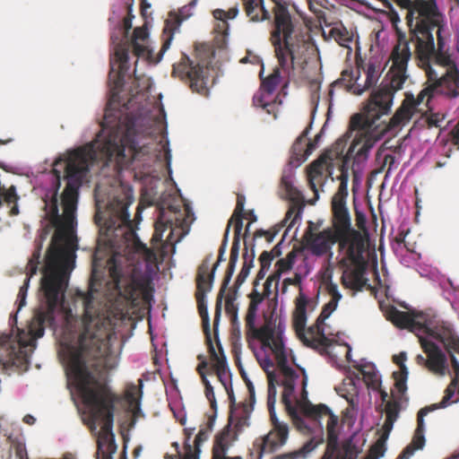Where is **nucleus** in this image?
<instances>
[{
  "instance_id": "nucleus-1",
  "label": "nucleus",
  "mask_w": 459,
  "mask_h": 459,
  "mask_svg": "<svg viewBox=\"0 0 459 459\" xmlns=\"http://www.w3.org/2000/svg\"><path fill=\"white\" fill-rule=\"evenodd\" d=\"M105 115L101 130L94 141L71 151L66 158L56 159L53 173L56 187L51 199L45 200V209L51 222L56 227L47 250L39 288L40 306L29 325V341L19 333L16 342L12 335L0 337V369H20L27 364L23 348L34 345L44 335L45 327L55 325V314L64 312L65 293L71 272L74 266V239L72 235L75 224L78 190L86 178L90 166L102 161L112 166L117 173L132 169L149 175L156 160L153 144L145 143L134 134L133 123L125 133L120 126H108Z\"/></svg>"
},
{
  "instance_id": "nucleus-2",
  "label": "nucleus",
  "mask_w": 459,
  "mask_h": 459,
  "mask_svg": "<svg viewBox=\"0 0 459 459\" xmlns=\"http://www.w3.org/2000/svg\"><path fill=\"white\" fill-rule=\"evenodd\" d=\"M83 304V329L75 345L66 347L65 360L68 375L74 379L82 403L93 422L101 423V436L98 440V459H112L102 450V440L110 439L115 405L119 397L110 387L96 377L117 365V356L110 351V320L94 307L93 290L78 292Z\"/></svg>"
},
{
  "instance_id": "nucleus-3",
  "label": "nucleus",
  "mask_w": 459,
  "mask_h": 459,
  "mask_svg": "<svg viewBox=\"0 0 459 459\" xmlns=\"http://www.w3.org/2000/svg\"><path fill=\"white\" fill-rule=\"evenodd\" d=\"M443 27L444 25H427L425 22H415L414 25L409 27L410 42L415 44V54L426 73L429 84L420 91L417 98H414L412 93L405 94L402 105L390 118L387 125L389 129H394L409 122L424 99L427 97L429 102L436 91L450 97L459 96V71L454 68L439 77L430 65L433 58L438 65H445L448 60V56L444 52Z\"/></svg>"
},
{
  "instance_id": "nucleus-4",
  "label": "nucleus",
  "mask_w": 459,
  "mask_h": 459,
  "mask_svg": "<svg viewBox=\"0 0 459 459\" xmlns=\"http://www.w3.org/2000/svg\"><path fill=\"white\" fill-rule=\"evenodd\" d=\"M273 11L274 18L270 42L274 49L278 67L262 80L258 92L265 95H272L279 85L281 70L288 77L294 76L296 70L303 71L307 67L310 56L316 51L311 36L291 17L285 4L276 2Z\"/></svg>"
},
{
  "instance_id": "nucleus-5",
  "label": "nucleus",
  "mask_w": 459,
  "mask_h": 459,
  "mask_svg": "<svg viewBox=\"0 0 459 459\" xmlns=\"http://www.w3.org/2000/svg\"><path fill=\"white\" fill-rule=\"evenodd\" d=\"M409 43L410 38L407 39L404 33L398 31L397 44L390 56L392 66L387 74L389 81L382 82L378 89L371 93L363 113L351 117L350 129L377 128V121L389 113L394 93L403 88L408 78L407 65L411 56Z\"/></svg>"
},
{
  "instance_id": "nucleus-6",
  "label": "nucleus",
  "mask_w": 459,
  "mask_h": 459,
  "mask_svg": "<svg viewBox=\"0 0 459 459\" xmlns=\"http://www.w3.org/2000/svg\"><path fill=\"white\" fill-rule=\"evenodd\" d=\"M134 202L133 191L131 188L126 189L121 195L114 196L108 204L106 211L102 212L100 200H96V213L94 220L97 225L106 228L107 233L114 231L118 228L126 227L128 233L134 238V247L137 250L144 253H150V249L145 244L142 243L133 229V221L130 219L128 207Z\"/></svg>"
},
{
  "instance_id": "nucleus-7",
  "label": "nucleus",
  "mask_w": 459,
  "mask_h": 459,
  "mask_svg": "<svg viewBox=\"0 0 459 459\" xmlns=\"http://www.w3.org/2000/svg\"><path fill=\"white\" fill-rule=\"evenodd\" d=\"M248 297L250 302L245 317V329L248 346L253 349V341L257 340L261 343H267L271 336L285 331L286 323L285 319L273 310L270 314L264 315V324L260 327H256L255 319L258 307L265 297L256 290H254Z\"/></svg>"
},
{
  "instance_id": "nucleus-8",
  "label": "nucleus",
  "mask_w": 459,
  "mask_h": 459,
  "mask_svg": "<svg viewBox=\"0 0 459 459\" xmlns=\"http://www.w3.org/2000/svg\"><path fill=\"white\" fill-rule=\"evenodd\" d=\"M357 130L356 134L351 145L350 146L346 155L343 157L342 163L340 167L341 175L338 177L340 183L348 184L349 180V169L347 166L348 160L353 156L355 162L360 160H366L368 156L369 151L375 145V143L381 139L384 133L387 130L388 126H385L379 133H375L371 129H352Z\"/></svg>"
},
{
  "instance_id": "nucleus-9",
  "label": "nucleus",
  "mask_w": 459,
  "mask_h": 459,
  "mask_svg": "<svg viewBox=\"0 0 459 459\" xmlns=\"http://www.w3.org/2000/svg\"><path fill=\"white\" fill-rule=\"evenodd\" d=\"M209 66L204 62H195L186 54L173 65L172 75L189 84L193 91L206 94L209 80Z\"/></svg>"
},
{
  "instance_id": "nucleus-10",
  "label": "nucleus",
  "mask_w": 459,
  "mask_h": 459,
  "mask_svg": "<svg viewBox=\"0 0 459 459\" xmlns=\"http://www.w3.org/2000/svg\"><path fill=\"white\" fill-rule=\"evenodd\" d=\"M407 10L406 20L409 27L415 22H425L427 25H444L443 17L437 10L436 0H395Z\"/></svg>"
},
{
  "instance_id": "nucleus-11",
  "label": "nucleus",
  "mask_w": 459,
  "mask_h": 459,
  "mask_svg": "<svg viewBox=\"0 0 459 459\" xmlns=\"http://www.w3.org/2000/svg\"><path fill=\"white\" fill-rule=\"evenodd\" d=\"M301 411L305 417L319 426L321 434L323 433V422L325 421L328 446H336L339 419L329 407L324 403L315 405L307 402L302 405Z\"/></svg>"
},
{
  "instance_id": "nucleus-12",
  "label": "nucleus",
  "mask_w": 459,
  "mask_h": 459,
  "mask_svg": "<svg viewBox=\"0 0 459 459\" xmlns=\"http://www.w3.org/2000/svg\"><path fill=\"white\" fill-rule=\"evenodd\" d=\"M213 273H209L208 261H203L197 269L195 299L197 302L198 313L202 318L205 342H211L212 341L210 318L205 300V295L207 292L211 291Z\"/></svg>"
},
{
  "instance_id": "nucleus-13",
  "label": "nucleus",
  "mask_w": 459,
  "mask_h": 459,
  "mask_svg": "<svg viewBox=\"0 0 459 459\" xmlns=\"http://www.w3.org/2000/svg\"><path fill=\"white\" fill-rule=\"evenodd\" d=\"M345 143L338 140L333 147L325 151L307 168V182L310 189L314 192L316 199L318 198V190L316 186L322 184L325 172L333 166V160L342 155Z\"/></svg>"
},
{
  "instance_id": "nucleus-14",
  "label": "nucleus",
  "mask_w": 459,
  "mask_h": 459,
  "mask_svg": "<svg viewBox=\"0 0 459 459\" xmlns=\"http://www.w3.org/2000/svg\"><path fill=\"white\" fill-rule=\"evenodd\" d=\"M426 326L423 327L421 335L440 342L447 352H451L452 349L459 348V337L449 324L444 322L435 324L434 316L429 312L426 314Z\"/></svg>"
},
{
  "instance_id": "nucleus-15",
  "label": "nucleus",
  "mask_w": 459,
  "mask_h": 459,
  "mask_svg": "<svg viewBox=\"0 0 459 459\" xmlns=\"http://www.w3.org/2000/svg\"><path fill=\"white\" fill-rule=\"evenodd\" d=\"M108 264V272L111 278L108 284L112 285L110 289L126 300L134 301L137 299L138 290V284L135 280L124 274L122 267L117 264L115 258H111Z\"/></svg>"
},
{
  "instance_id": "nucleus-16",
  "label": "nucleus",
  "mask_w": 459,
  "mask_h": 459,
  "mask_svg": "<svg viewBox=\"0 0 459 459\" xmlns=\"http://www.w3.org/2000/svg\"><path fill=\"white\" fill-rule=\"evenodd\" d=\"M289 437V427L285 423L274 422L273 429L265 436L256 438L253 446L256 448V459L264 454H273L285 445Z\"/></svg>"
},
{
  "instance_id": "nucleus-17",
  "label": "nucleus",
  "mask_w": 459,
  "mask_h": 459,
  "mask_svg": "<svg viewBox=\"0 0 459 459\" xmlns=\"http://www.w3.org/2000/svg\"><path fill=\"white\" fill-rule=\"evenodd\" d=\"M426 314L427 312L423 311H401L392 306L386 310L385 316L396 327L408 329L419 337L421 335L423 327L426 326Z\"/></svg>"
},
{
  "instance_id": "nucleus-18",
  "label": "nucleus",
  "mask_w": 459,
  "mask_h": 459,
  "mask_svg": "<svg viewBox=\"0 0 459 459\" xmlns=\"http://www.w3.org/2000/svg\"><path fill=\"white\" fill-rule=\"evenodd\" d=\"M313 226L314 223L309 221L305 232L306 245L313 255L321 256L331 251L338 238L332 228L316 233L313 231Z\"/></svg>"
},
{
  "instance_id": "nucleus-19",
  "label": "nucleus",
  "mask_w": 459,
  "mask_h": 459,
  "mask_svg": "<svg viewBox=\"0 0 459 459\" xmlns=\"http://www.w3.org/2000/svg\"><path fill=\"white\" fill-rule=\"evenodd\" d=\"M221 299H218L216 302V307H215V315H214V320H213V334L216 341L217 347L220 351V355L216 352L215 348L212 344V341L211 342H206V345L208 347V351L211 356V359L215 362L214 364V370L215 373L220 380V382L226 386V380L228 377L227 372V360L226 356L223 351V348L221 344V342L219 340L218 335V325H219V320L221 316Z\"/></svg>"
},
{
  "instance_id": "nucleus-20",
  "label": "nucleus",
  "mask_w": 459,
  "mask_h": 459,
  "mask_svg": "<svg viewBox=\"0 0 459 459\" xmlns=\"http://www.w3.org/2000/svg\"><path fill=\"white\" fill-rule=\"evenodd\" d=\"M419 342L427 355L426 368L430 372L439 376L449 373L446 356L438 345L423 335H419Z\"/></svg>"
},
{
  "instance_id": "nucleus-21",
  "label": "nucleus",
  "mask_w": 459,
  "mask_h": 459,
  "mask_svg": "<svg viewBox=\"0 0 459 459\" xmlns=\"http://www.w3.org/2000/svg\"><path fill=\"white\" fill-rule=\"evenodd\" d=\"M131 50L137 57H143L150 54L148 48L139 42L125 39L117 43L114 48V56L115 62L118 66V80H122L129 69L128 60Z\"/></svg>"
},
{
  "instance_id": "nucleus-22",
  "label": "nucleus",
  "mask_w": 459,
  "mask_h": 459,
  "mask_svg": "<svg viewBox=\"0 0 459 459\" xmlns=\"http://www.w3.org/2000/svg\"><path fill=\"white\" fill-rule=\"evenodd\" d=\"M337 242L340 248L345 249L348 259L353 264H359L363 261L366 249V239L360 231L353 229L343 236H338Z\"/></svg>"
},
{
  "instance_id": "nucleus-23",
  "label": "nucleus",
  "mask_w": 459,
  "mask_h": 459,
  "mask_svg": "<svg viewBox=\"0 0 459 459\" xmlns=\"http://www.w3.org/2000/svg\"><path fill=\"white\" fill-rule=\"evenodd\" d=\"M283 333L280 332L271 336L267 343H261L263 348H268L274 355L277 366L282 373L284 379H296V371L288 364V353L283 342Z\"/></svg>"
},
{
  "instance_id": "nucleus-24",
  "label": "nucleus",
  "mask_w": 459,
  "mask_h": 459,
  "mask_svg": "<svg viewBox=\"0 0 459 459\" xmlns=\"http://www.w3.org/2000/svg\"><path fill=\"white\" fill-rule=\"evenodd\" d=\"M48 232H49V230L48 228H45L42 230V231L39 235V240L36 241V248H35L34 252L32 253L31 257L30 258L29 262L26 265L27 276L24 280L22 286H21V288L19 290L18 296H17V302H18L19 308H21L22 307H23L25 305V299H26V296H27L30 280L38 272L39 264L40 263L39 259L41 256L42 242L46 239Z\"/></svg>"
},
{
  "instance_id": "nucleus-25",
  "label": "nucleus",
  "mask_w": 459,
  "mask_h": 459,
  "mask_svg": "<svg viewBox=\"0 0 459 459\" xmlns=\"http://www.w3.org/2000/svg\"><path fill=\"white\" fill-rule=\"evenodd\" d=\"M332 212L333 227V230L337 237H342L343 234L353 230L351 227L350 212L346 206V202L342 197L335 196L333 198Z\"/></svg>"
},
{
  "instance_id": "nucleus-26",
  "label": "nucleus",
  "mask_w": 459,
  "mask_h": 459,
  "mask_svg": "<svg viewBox=\"0 0 459 459\" xmlns=\"http://www.w3.org/2000/svg\"><path fill=\"white\" fill-rule=\"evenodd\" d=\"M429 412V409H420L417 414V428L411 443L403 450L398 459H410L415 451L422 449L425 446V424L424 417Z\"/></svg>"
},
{
  "instance_id": "nucleus-27",
  "label": "nucleus",
  "mask_w": 459,
  "mask_h": 459,
  "mask_svg": "<svg viewBox=\"0 0 459 459\" xmlns=\"http://www.w3.org/2000/svg\"><path fill=\"white\" fill-rule=\"evenodd\" d=\"M176 219V212L172 210H165L161 208L159 212V217L155 221L154 232L152 237V244H157L162 241L163 233L167 230H170L169 237L173 235V221Z\"/></svg>"
},
{
  "instance_id": "nucleus-28",
  "label": "nucleus",
  "mask_w": 459,
  "mask_h": 459,
  "mask_svg": "<svg viewBox=\"0 0 459 459\" xmlns=\"http://www.w3.org/2000/svg\"><path fill=\"white\" fill-rule=\"evenodd\" d=\"M363 70L366 74V80L363 83L357 82L355 94L361 95L364 91L374 86L379 78V72L377 69L376 65L369 61L368 64H364L362 60L357 61L356 74H360V70Z\"/></svg>"
},
{
  "instance_id": "nucleus-29",
  "label": "nucleus",
  "mask_w": 459,
  "mask_h": 459,
  "mask_svg": "<svg viewBox=\"0 0 459 459\" xmlns=\"http://www.w3.org/2000/svg\"><path fill=\"white\" fill-rule=\"evenodd\" d=\"M295 310L293 313V327L300 339L307 342L305 338V327L307 323V299L303 293H299L296 299Z\"/></svg>"
},
{
  "instance_id": "nucleus-30",
  "label": "nucleus",
  "mask_w": 459,
  "mask_h": 459,
  "mask_svg": "<svg viewBox=\"0 0 459 459\" xmlns=\"http://www.w3.org/2000/svg\"><path fill=\"white\" fill-rule=\"evenodd\" d=\"M354 269L347 272L345 271L342 276V283L344 287L360 291L363 290L367 283V279L364 277L365 269L362 265L357 264Z\"/></svg>"
},
{
  "instance_id": "nucleus-31",
  "label": "nucleus",
  "mask_w": 459,
  "mask_h": 459,
  "mask_svg": "<svg viewBox=\"0 0 459 459\" xmlns=\"http://www.w3.org/2000/svg\"><path fill=\"white\" fill-rule=\"evenodd\" d=\"M281 101L278 97L272 98V95H265L263 92H257L253 97V105L264 108L267 114L273 115L274 118L277 117L279 112V106Z\"/></svg>"
},
{
  "instance_id": "nucleus-32",
  "label": "nucleus",
  "mask_w": 459,
  "mask_h": 459,
  "mask_svg": "<svg viewBox=\"0 0 459 459\" xmlns=\"http://www.w3.org/2000/svg\"><path fill=\"white\" fill-rule=\"evenodd\" d=\"M181 22L182 19H180L178 15L173 13H169V18L165 21V25L163 28L164 40L160 49L161 55H163V53L169 48L174 33L178 30Z\"/></svg>"
},
{
  "instance_id": "nucleus-33",
  "label": "nucleus",
  "mask_w": 459,
  "mask_h": 459,
  "mask_svg": "<svg viewBox=\"0 0 459 459\" xmlns=\"http://www.w3.org/2000/svg\"><path fill=\"white\" fill-rule=\"evenodd\" d=\"M308 130L306 129L303 133L296 139L292 145V152L295 155H309L316 148L317 141L320 138V134H317L313 142H307V135Z\"/></svg>"
},
{
  "instance_id": "nucleus-34",
  "label": "nucleus",
  "mask_w": 459,
  "mask_h": 459,
  "mask_svg": "<svg viewBox=\"0 0 459 459\" xmlns=\"http://www.w3.org/2000/svg\"><path fill=\"white\" fill-rule=\"evenodd\" d=\"M359 370L362 375L364 383L368 388L372 390L379 389L381 380L373 364L367 363L360 365Z\"/></svg>"
},
{
  "instance_id": "nucleus-35",
  "label": "nucleus",
  "mask_w": 459,
  "mask_h": 459,
  "mask_svg": "<svg viewBox=\"0 0 459 459\" xmlns=\"http://www.w3.org/2000/svg\"><path fill=\"white\" fill-rule=\"evenodd\" d=\"M357 82H359V74L355 75L353 69L350 67L342 70L341 77L333 83V86L343 87L355 94Z\"/></svg>"
},
{
  "instance_id": "nucleus-36",
  "label": "nucleus",
  "mask_w": 459,
  "mask_h": 459,
  "mask_svg": "<svg viewBox=\"0 0 459 459\" xmlns=\"http://www.w3.org/2000/svg\"><path fill=\"white\" fill-rule=\"evenodd\" d=\"M238 13V5L230 8L227 12L221 9H216L213 12V16L221 22L217 25V30H221L223 34H228L229 24L227 19H234Z\"/></svg>"
},
{
  "instance_id": "nucleus-37",
  "label": "nucleus",
  "mask_w": 459,
  "mask_h": 459,
  "mask_svg": "<svg viewBox=\"0 0 459 459\" xmlns=\"http://www.w3.org/2000/svg\"><path fill=\"white\" fill-rule=\"evenodd\" d=\"M457 388H459V381L452 379L445 390V395L443 396L441 402L439 403H434L432 405L426 406L423 409H429L430 412L437 409H443L447 407L451 403V399L455 395Z\"/></svg>"
},
{
  "instance_id": "nucleus-38",
  "label": "nucleus",
  "mask_w": 459,
  "mask_h": 459,
  "mask_svg": "<svg viewBox=\"0 0 459 459\" xmlns=\"http://www.w3.org/2000/svg\"><path fill=\"white\" fill-rule=\"evenodd\" d=\"M393 377L395 381L394 386L398 393V394L395 397L400 398V400H404V402L407 403L408 397L406 396V382L408 377V371L403 370V372H394Z\"/></svg>"
},
{
  "instance_id": "nucleus-39",
  "label": "nucleus",
  "mask_w": 459,
  "mask_h": 459,
  "mask_svg": "<svg viewBox=\"0 0 459 459\" xmlns=\"http://www.w3.org/2000/svg\"><path fill=\"white\" fill-rule=\"evenodd\" d=\"M316 446V444L313 439L307 441L299 449L278 455L276 459H298L305 458L309 453H311Z\"/></svg>"
},
{
  "instance_id": "nucleus-40",
  "label": "nucleus",
  "mask_w": 459,
  "mask_h": 459,
  "mask_svg": "<svg viewBox=\"0 0 459 459\" xmlns=\"http://www.w3.org/2000/svg\"><path fill=\"white\" fill-rule=\"evenodd\" d=\"M296 258L294 251H290L286 257L279 259L275 264V271L273 275L280 281L281 274L291 269Z\"/></svg>"
},
{
  "instance_id": "nucleus-41",
  "label": "nucleus",
  "mask_w": 459,
  "mask_h": 459,
  "mask_svg": "<svg viewBox=\"0 0 459 459\" xmlns=\"http://www.w3.org/2000/svg\"><path fill=\"white\" fill-rule=\"evenodd\" d=\"M304 205L300 204L299 201H292L290 204L283 220V222L290 221L288 227H292L295 222L300 219L301 213L303 212Z\"/></svg>"
},
{
  "instance_id": "nucleus-42",
  "label": "nucleus",
  "mask_w": 459,
  "mask_h": 459,
  "mask_svg": "<svg viewBox=\"0 0 459 459\" xmlns=\"http://www.w3.org/2000/svg\"><path fill=\"white\" fill-rule=\"evenodd\" d=\"M238 251H239L238 247H231L230 262H229V265H228V268L226 271V274L224 276L223 286H222V289L221 290L220 296L222 295V292L224 291V288H226V286L229 284V282L231 279V276L234 273L235 265H236V264L238 262Z\"/></svg>"
},
{
  "instance_id": "nucleus-43",
  "label": "nucleus",
  "mask_w": 459,
  "mask_h": 459,
  "mask_svg": "<svg viewBox=\"0 0 459 459\" xmlns=\"http://www.w3.org/2000/svg\"><path fill=\"white\" fill-rule=\"evenodd\" d=\"M245 217L244 214H238L236 216V214H232L230 219L228 221L226 229L230 230V226L232 223H234V238L232 247H239V240H240V234L243 228V218Z\"/></svg>"
},
{
  "instance_id": "nucleus-44",
  "label": "nucleus",
  "mask_w": 459,
  "mask_h": 459,
  "mask_svg": "<svg viewBox=\"0 0 459 459\" xmlns=\"http://www.w3.org/2000/svg\"><path fill=\"white\" fill-rule=\"evenodd\" d=\"M212 425H213V419H210L207 423V426L204 429H201L198 431V433L195 438L193 449H194V454L198 455V459H200V453H201L200 446L203 442H204L208 439L209 432L212 431Z\"/></svg>"
},
{
  "instance_id": "nucleus-45",
  "label": "nucleus",
  "mask_w": 459,
  "mask_h": 459,
  "mask_svg": "<svg viewBox=\"0 0 459 459\" xmlns=\"http://www.w3.org/2000/svg\"><path fill=\"white\" fill-rule=\"evenodd\" d=\"M406 403L404 400H400L398 397H394L393 400L387 401L385 403V417L392 418L394 420L398 419L399 413L402 409V404Z\"/></svg>"
},
{
  "instance_id": "nucleus-46",
  "label": "nucleus",
  "mask_w": 459,
  "mask_h": 459,
  "mask_svg": "<svg viewBox=\"0 0 459 459\" xmlns=\"http://www.w3.org/2000/svg\"><path fill=\"white\" fill-rule=\"evenodd\" d=\"M195 428L184 429L185 441H184V455L180 459H198V455L194 454L193 446L190 444L191 437Z\"/></svg>"
},
{
  "instance_id": "nucleus-47",
  "label": "nucleus",
  "mask_w": 459,
  "mask_h": 459,
  "mask_svg": "<svg viewBox=\"0 0 459 459\" xmlns=\"http://www.w3.org/2000/svg\"><path fill=\"white\" fill-rule=\"evenodd\" d=\"M142 387H138L137 385L131 384L127 386L125 397L127 403L134 407L139 408L140 402L139 399L142 395Z\"/></svg>"
},
{
  "instance_id": "nucleus-48",
  "label": "nucleus",
  "mask_w": 459,
  "mask_h": 459,
  "mask_svg": "<svg viewBox=\"0 0 459 459\" xmlns=\"http://www.w3.org/2000/svg\"><path fill=\"white\" fill-rule=\"evenodd\" d=\"M330 33L334 38V39L342 46H345L346 43L351 41V38L345 28H333Z\"/></svg>"
},
{
  "instance_id": "nucleus-49",
  "label": "nucleus",
  "mask_w": 459,
  "mask_h": 459,
  "mask_svg": "<svg viewBox=\"0 0 459 459\" xmlns=\"http://www.w3.org/2000/svg\"><path fill=\"white\" fill-rule=\"evenodd\" d=\"M243 5L245 8V12L247 16L250 18L253 22L259 21V14L257 11V4H255V0H242Z\"/></svg>"
},
{
  "instance_id": "nucleus-50",
  "label": "nucleus",
  "mask_w": 459,
  "mask_h": 459,
  "mask_svg": "<svg viewBox=\"0 0 459 459\" xmlns=\"http://www.w3.org/2000/svg\"><path fill=\"white\" fill-rule=\"evenodd\" d=\"M337 304L329 300L323 307L319 316L316 319L317 325L324 324L325 321L331 316V314L336 309Z\"/></svg>"
},
{
  "instance_id": "nucleus-51",
  "label": "nucleus",
  "mask_w": 459,
  "mask_h": 459,
  "mask_svg": "<svg viewBox=\"0 0 459 459\" xmlns=\"http://www.w3.org/2000/svg\"><path fill=\"white\" fill-rule=\"evenodd\" d=\"M228 238H229V229H226L225 230V233H224V236H223V240L221 242V245L219 248V255H218V260L217 262L213 264L212 270L209 269V273H215V270L217 269L219 264L221 262V261H224V254H225V251H226V247H227V243H228Z\"/></svg>"
},
{
  "instance_id": "nucleus-52",
  "label": "nucleus",
  "mask_w": 459,
  "mask_h": 459,
  "mask_svg": "<svg viewBox=\"0 0 459 459\" xmlns=\"http://www.w3.org/2000/svg\"><path fill=\"white\" fill-rule=\"evenodd\" d=\"M202 382L204 385V394H205L207 400L211 403V407L212 409H216V399H215L212 385H211L210 381L207 379L206 377H204V379H202Z\"/></svg>"
},
{
  "instance_id": "nucleus-53",
  "label": "nucleus",
  "mask_w": 459,
  "mask_h": 459,
  "mask_svg": "<svg viewBox=\"0 0 459 459\" xmlns=\"http://www.w3.org/2000/svg\"><path fill=\"white\" fill-rule=\"evenodd\" d=\"M282 385L284 387L282 401L285 403H289V397L292 394L295 389V379H283Z\"/></svg>"
},
{
  "instance_id": "nucleus-54",
  "label": "nucleus",
  "mask_w": 459,
  "mask_h": 459,
  "mask_svg": "<svg viewBox=\"0 0 459 459\" xmlns=\"http://www.w3.org/2000/svg\"><path fill=\"white\" fill-rule=\"evenodd\" d=\"M326 291L331 296V301L338 305V302L342 299V294L338 290V286L336 283L330 281L326 284Z\"/></svg>"
},
{
  "instance_id": "nucleus-55",
  "label": "nucleus",
  "mask_w": 459,
  "mask_h": 459,
  "mask_svg": "<svg viewBox=\"0 0 459 459\" xmlns=\"http://www.w3.org/2000/svg\"><path fill=\"white\" fill-rule=\"evenodd\" d=\"M385 440L383 438L377 439V441L370 448V455L375 458L382 456L385 452Z\"/></svg>"
},
{
  "instance_id": "nucleus-56",
  "label": "nucleus",
  "mask_w": 459,
  "mask_h": 459,
  "mask_svg": "<svg viewBox=\"0 0 459 459\" xmlns=\"http://www.w3.org/2000/svg\"><path fill=\"white\" fill-rule=\"evenodd\" d=\"M385 166H388L386 175H385V177H387L389 175V173L391 172V170L395 168V157L394 155H392V154L385 155L383 164L377 170V173H381L384 170Z\"/></svg>"
},
{
  "instance_id": "nucleus-57",
  "label": "nucleus",
  "mask_w": 459,
  "mask_h": 459,
  "mask_svg": "<svg viewBox=\"0 0 459 459\" xmlns=\"http://www.w3.org/2000/svg\"><path fill=\"white\" fill-rule=\"evenodd\" d=\"M127 8L128 14L123 20L124 37L126 39H127L129 30L132 29V19L134 18V15L132 14V3H127Z\"/></svg>"
},
{
  "instance_id": "nucleus-58",
  "label": "nucleus",
  "mask_w": 459,
  "mask_h": 459,
  "mask_svg": "<svg viewBox=\"0 0 459 459\" xmlns=\"http://www.w3.org/2000/svg\"><path fill=\"white\" fill-rule=\"evenodd\" d=\"M281 185L290 195L296 194L297 190L293 186L291 175H283L281 179Z\"/></svg>"
},
{
  "instance_id": "nucleus-59",
  "label": "nucleus",
  "mask_w": 459,
  "mask_h": 459,
  "mask_svg": "<svg viewBox=\"0 0 459 459\" xmlns=\"http://www.w3.org/2000/svg\"><path fill=\"white\" fill-rule=\"evenodd\" d=\"M395 421H396V420H394L390 417L389 418L385 417V420L382 426V435H381L380 438H383L385 440H386L388 438L389 434L392 431Z\"/></svg>"
},
{
  "instance_id": "nucleus-60",
  "label": "nucleus",
  "mask_w": 459,
  "mask_h": 459,
  "mask_svg": "<svg viewBox=\"0 0 459 459\" xmlns=\"http://www.w3.org/2000/svg\"><path fill=\"white\" fill-rule=\"evenodd\" d=\"M147 38H148L147 29L144 27H136L134 30L133 38H132L131 41H135V42H139V40L144 41Z\"/></svg>"
},
{
  "instance_id": "nucleus-61",
  "label": "nucleus",
  "mask_w": 459,
  "mask_h": 459,
  "mask_svg": "<svg viewBox=\"0 0 459 459\" xmlns=\"http://www.w3.org/2000/svg\"><path fill=\"white\" fill-rule=\"evenodd\" d=\"M443 118H444V117L438 113L430 114L426 119L428 127L429 128L433 127V126L440 127L441 126L440 123L442 122Z\"/></svg>"
},
{
  "instance_id": "nucleus-62",
  "label": "nucleus",
  "mask_w": 459,
  "mask_h": 459,
  "mask_svg": "<svg viewBox=\"0 0 459 459\" xmlns=\"http://www.w3.org/2000/svg\"><path fill=\"white\" fill-rule=\"evenodd\" d=\"M273 282L275 283V290H277L279 281H277L276 278L272 274L266 279V281L264 284V291L262 294H264L265 298H268L272 292L271 287H272Z\"/></svg>"
},
{
  "instance_id": "nucleus-63",
  "label": "nucleus",
  "mask_w": 459,
  "mask_h": 459,
  "mask_svg": "<svg viewBox=\"0 0 459 459\" xmlns=\"http://www.w3.org/2000/svg\"><path fill=\"white\" fill-rule=\"evenodd\" d=\"M226 448L222 446L220 449L213 447L212 449V459H242L241 456L228 457L225 456Z\"/></svg>"
},
{
  "instance_id": "nucleus-64",
  "label": "nucleus",
  "mask_w": 459,
  "mask_h": 459,
  "mask_svg": "<svg viewBox=\"0 0 459 459\" xmlns=\"http://www.w3.org/2000/svg\"><path fill=\"white\" fill-rule=\"evenodd\" d=\"M14 453H15V456L18 459H29L26 446L24 444H22V443L16 444L14 446Z\"/></svg>"
}]
</instances>
